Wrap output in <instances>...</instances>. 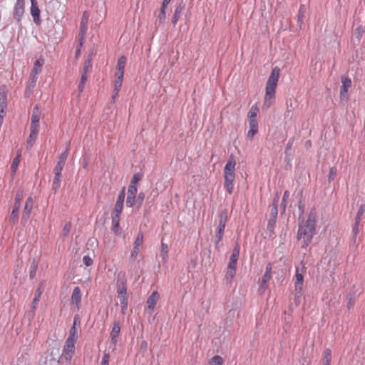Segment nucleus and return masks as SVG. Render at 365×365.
<instances>
[{"label": "nucleus", "mask_w": 365, "mask_h": 365, "mask_svg": "<svg viewBox=\"0 0 365 365\" xmlns=\"http://www.w3.org/2000/svg\"><path fill=\"white\" fill-rule=\"evenodd\" d=\"M301 220V216L299 217V221ZM317 214L314 211H311L305 222L302 220L299 222L297 232V238L302 242V247L307 248L311 243L312 238L316 232Z\"/></svg>", "instance_id": "1"}, {"label": "nucleus", "mask_w": 365, "mask_h": 365, "mask_svg": "<svg viewBox=\"0 0 365 365\" xmlns=\"http://www.w3.org/2000/svg\"><path fill=\"white\" fill-rule=\"evenodd\" d=\"M280 69L278 67L272 68L266 83L264 106L269 108L275 98V91L279 81Z\"/></svg>", "instance_id": "2"}, {"label": "nucleus", "mask_w": 365, "mask_h": 365, "mask_svg": "<svg viewBox=\"0 0 365 365\" xmlns=\"http://www.w3.org/2000/svg\"><path fill=\"white\" fill-rule=\"evenodd\" d=\"M236 161L235 156L231 155L224 168V187L229 194H232L234 190V181L235 179Z\"/></svg>", "instance_id": "3"}, {"label": "nucleus", "mask_w": 365, "mask_h": 365, "mask_svg": "<svg viewBox=\"0 0 365 365\" xmlns=\"http://www.w3.org/2000/svg\"><path fill=\"white\" fill-rule=\"evenodd\" d=\"M294 278V289L296 292L294 301L297 304H299L300 302V297L304 284V276L302 273L300 272V268L299 267H296Z\"/></svg>", "instance_id": "4"}, {"label": "nucleus", "mask_w": 365, "mask_h": 365, "mask_svg": "<svg viewBox=\"0 0 365 365\" xmlns=\"http://www.w3.org/2000/svg\"><path fill=\"white\" fill-rule=\"evenodd\" d=\"M75 343L73 340L66 339L63 346V353L61 356V360L63 362L64 360L69 364L75 351Z\"/></svg>", "instance_id": "5"}, {"label": "nucleus", "mask_w": 365, "mask_h": 365, "mask_svg": "<svg viewBox=\"0 0 365 365\" xmlns=\"http://www.w3.org/2000/svg\"><path fill=\"white\" fill-rule=\"evenodd\" d=\"M25 12V0H16L13 11L12 16L14 19L18 23L20 24L22 19V17Z\"/></svg>", "instance_id": "6"}, {"label": "nucleus", "mask_w": 365, "mask_h": 365, "mask_svg": "<svg viewBox=\"0 0 365 365\" xmlns=\"http://www.w3.org/2000/svg\"><path fill=\"white\" fill-rule=\"evenodd\" d=\"M116 290L118 298L127 297V280L125 274H119L116 279Z\"/></svg>", "instance_id": "7"}, {"label": "nucleus", "mask_w": 365, "mask_h": 365, "mask_svg": "<svg viewBox=\"0 0 365 365\" xmlns=\"http://www.w3.org/2000/svg\"><path fill=\"white\" fill-rule=\"evenodd\" d=\"M22 197V194L20 192H18L15 197V202L10 216V221L14 224L16 223L19 219V212L21 207Z\"/></svg>", "instance_id": "8"}, {"label": "nucleus", "mask_w": 365, "mask_h": 365, "mask_svg": "<svg viewBox=\"0 0 365 365\" xmlns=\"http://www.w3.org/2000/svg\"><path fill=\"white\" fill-rule=\"evenodd\" d=\"M88 14L86 11H84L83 14V16L81 19V21L80 24V31L78 34V41L80 47L82 46L83 41L86 38V34L87 32V21H88Z\"/></svg>", "instance_id": "9"}, {"label": "nucleus", "mask_w": 365, "mask_h": 365, "mask_svg": "<svg viewBox=\"0 0 365 365\" xmlns=\"http://www.w3.org/2000/svg\"><path fill=\"white\" fill-rule=\"evenodd\" d=\"M63 167L56 165L53 169L54 178L52 182V190L55 192L60 188L62 181V170Z\"/></svg>", "instance_id": "10"}, {"label": "nucleus", "mask_w": 365, "mask_h": 365, "mask_svg": "<svg viewBox=\"0 0 365 365\" xmlns=\"http://www.w3.org/2000/svg\"><path fill=\"white\" fill-rule=\"evenodd\" d=\"M272 264H268L266 266L265 272L264 273V274L262 277V280H261V282L259 286V292H260V294H262L264 292V291L267 288V284L268 282L270 280V279L272 278Z\"/></svg>", "instance_id": "11"}, {"label": "nucleus", "mask_w": 365, "mask_h": 365, "mask_svg": "<svg viewBox=\"0 0 365 365\" xmlns=\"http://www.w3.org/2000/svg\"><path fill=\"white\" fill-rule=\"evenodd\" d=\"M38 76L36 72H31L24 92V96L26 98H29L33 93L36 84Z\"/></svg>", "instance_id": "12"}, {"label": "nucleus", "mask_w": 365, "mask_h": 365, "mask_svg": "<svg viewBox=\"0 0 365 365\" xmlns=\"http://www.w3.org/2000/svg\"><path fill=\"white\" fill-rule=\"evenodd\" d=\"M41 112L37 106H34L32 110V115L31 118L30 130L39 131V120H40Z\"/></svg>", "instance_id": "13"}, {"label": "nucleus", "mask_w": 365, "mask_h": 365, "mask_svg": "<svg viewBox=\"0 0 365 365\" xmlns=\"http://www.w3.org/2000/svg\"><path fill=\"white\" fill-rule=\"evenodd\" d=\"M341 86L340 88V96L341 99H348L347 92L349 88L351 86V79L345 76H341Z\"/></svg>", "instance_id": "14"}, {"label": "nucleus", "mask_w": 365, "mask_h": 365, "mask_svg": "<svg viewBox=\"0 0 365 365\" xmlns=\"http://www.w3.org/2000/svg\"><path fill=\"white\" fill-rule=\"evenodd\" d=\"M34 202L32 197H29L26 199L25 206L24 208L21 222H26L29 218L30 217L32 209H33Z\"/></svg>", "instance_id": "15"}, {"label": "nucleus", "mask_w": 365, "mask_h": 365, "mask_svg": "<svg viewBox=\"0 0 365 365\" xmlns=\"http://www.w3.org/2000/svg\"><path fill=\"white\" fill-rule=\"evenodd\" d=\"M120 332V322L115 320L113 322V326L112 330L110 331V341L114 346H115L118 343V338L119 336Z\"/></svg>", "instance_id": "16"}, {"label": "nucleus", "mask_w": 365, "mask_h": 365, "mask_svg": "<svg viewBox=\"0 0 365 365\" xmlns=\"http://www.w3.org/2000/svg\"><path fill=\"white\" fill-rule=\"evenodd\" d=\"M30 12H31V15L33 17L34 22L37 26L40 25L41 23V16H40L41 11L38 8V4H31Z\"/></svg>", "instance_id": "17"}, {"label": "nucleus", "mask_w": 365, "mask_h": 365, "mask_svg": "<svg viewBox=\"0 0 365 365\" xmlns=\"http://www.w3.org/2000/svg\"><path fill=\"white\" fill-rule=\"evenodd\" d=\"M159 263L165 264L168 259V246L167 244L161 242L160 252L158 257Z\"/></svg>", "instance_id": "18"}, {"label": "nucleus", "mask_w": 365, "mask_h": 365, "mask_svg": "<svg viewBox=\"0 0 365 365\" xmlns=\"http://www.w3.org/2000/svg\"><path fill=\"white\" fill-rule=\"evenodd\" d=\"M160 298V295L157 291H154L148 297L146 301L148 309L153 311Z\"/></svg>", "instance_id": "19"}, {"label": "nucleus", "mask_w": 365, "mask_h": 365, "mask_svg": "<svg viewBox=\"0 0 365 365\" xmlns=\"http://www.w3.org/2000/svg\"><path fill=\"white\" fill-rule=\"evenodd\" d=\"M81 302V292L79 287H76L74 288L71 298V302L73 304H76L77 307V309H79L80 304Z\"/></svg>", "instance_id": "20"}, {"label": "nucleus", "mask_w": 365, "mask_h": 365, "mask_svg": "<svg viewBox=\"0 0 365 365\" xmlns=\"http://www.w3.org/2000/svg\"><path fill=\"white\" fill-rule=\"evenodd\" d=\"M7 108V94L4 90L0 89V113L6 114Z\"/></svg>", "instance_id": "21"}, {"label": "nucleus", "mask_w": 365, "mask_h": 365, "mask_svg": "<svg viewBox=\"0 0 365 365\" xmlns=\"http://www.w3.org/2000/svg\"><path fill=\"white\" fill-rule=\"evenodd\" d=\"M111 219H112V230L117 235H120V215H111Z\"/></svg>", "instance_id": "22"}, {"label": "nucleus", "mask_w": 365, "mask_h": 365, "mask_svg": "<svg viewBox=\"0 0 365 365\" xmlns=\"http://www.w3.org/2000/svg\"><path fill=\"white\" fill-rule=\"evenodd\" d=\"M259 108L256 106H252L248 113L249 123H258L257 120Z\"/></svg>", "instance_id": "23"}, {"label": "nucleus", "mask_w": 365, "mask_h": 365, "mask_svg": "<svg viewBox=\"0 0 365 365\" xmlns=\"http://www.w3.org/2000/svg\"><path fill=\"white\" fill-rule=\"evenodd\" d=\"M184 9H185V5H183L182 4H179L178 5H177V6L175 9L173 16L172 18L173 24L175 25L177 24V22L181 17V15H182V11L184 10Z\"/></svg>", "instance_id": "24"}, {"label": "nucleus", "mask_w": 365, "mask_h": 365, "mask_svg": "<svg viewBox=\"0 0 365 365\" xmlns=\"http://www.w3.org/2000/svg\"><path fill=\"white\" fill-rule=\"evenodd\" d=\"M41 294L42 290L41 286H39V287L36 290L34 298L31 302V309L33 313H34L37 308Z\"/></svg>", "instance_id": "25"}, {"label": "nucleus", "mask_w": 365, "mask_h": 365, "mask_svg": "<svg viewBox=\"0 0 365 365\" xmlns=\"http://www.w3.org/2000/svg\"><path fill=\"white\" fill-rule=\"evenodd\" d=\"M38 132L39 131L38 130H30V134L26 141L27 149H31L34 146L37 138Z\"/></svg>", "instance_id": "26"}, {"label": "nucleus", "mask_w": 365, "mask_h": 365, "mask_svg": "<svg viewBox=\"0 0 365 365\" xmlns=\"http://www.w3.org/2000/svg\"><path fill=\"white\" fill-rule=\"evenodd\" d=\"M78 319V317L77 316H76L74 317L73 324L70 329L69 336L67 338V339H71V340H73L74 341H76L78 331H77V328H76V322H77Z\"/></svg>", "instance_id": "27"}, {"label": "nucleus", "mask_w": 365, "mask_h": 365, "mask_svg": "<svg viewBox=\"0 0 365 365\" xmlns=\"http://www.w3.org/2000/svg\"><path fill=\"white\" fill-rule=\"evenodd\" d=\"M228 220V213L226 210H224L220 213V218L217 228L224 229L225 228L226 223Z\"/></svg>", "instance_id": "28"}, {"label": "nucleus", "mask_w": 365, "mask_h": 365, "mask_svg": "<svg viewBox=\"0 0 365 365\" xmlns=\"http://www.w3.org/2000/svg\"><path fill=\"white\" fill-rule=\"evenodd\" d=\"M306 7L304 5H301L297 14V23L299 26L304 24V19L305 18Z\"/></svg>", "instance_id": "29"}, {"label": "nucleus", "mask_w": 365, "mask_h": 365, "mask_svg": "<svg viewBox=\"0 0 365 365\" xmlns=\"http://www.w3.org/2000/svg\"><path fill=\"white\" fill-rule=\"evenodd\" d=\"M240 245L238 242H236L232 251V254L230 258V261L237 262L240 256Z\"/></svg>", "instance_id": "30"}, {"label": "nucleus", "mask_w": 365, "mask_h": 365, "mask_svg": "<svg viewBox=\"0 0 365 365\" xmlns=\"http://www.w3.org/2000/svg\"><path fill=\"white\" fill-rule=\"evenodd\" d=\"M240 245L238 242H236L232 251V254L230 258V261L237 262L240 256Z\"/></svg>", "instance_id": "31"}, {"label": "nucleus", "mask_w": 365, "mask_h": 365, "mask_svg": "<svg viewBox=\"0 0 365 365\" xmlns=\"http://www.w3.org/2000/svg\"><path fill=\"white\" fill-rule=\"evenodd\" d=\"M250 130L247 132V138L252 139L255 135L258 132V123H249Z\"/></svg>", "instance_id": "32"}, {"label": "nucleus", "mask_w": 365, "mask_h": 365, "mask_svg": "<svg viewBox=\"0 0 365 365\" xmlns=\"http://www.w3.org/2000/svg\"><path fill=\"white\" fill-rule=\"evenodd\" d=\"M68 155V150L66 149L64 152H63L58 158V161L56 165L64 167L66 160L67 159Z\"/></svg>", "instance_id": "33"}, {"label": "nucleus", "mask_w": 365, "mask_h": 365, "mask_svg": "<svg viewBox=\"0 0 365 365\" xmlns=\"http://www.w3.org/2000/svg\"><path fill=\"white\" fill-rule=\"evenodd\" d=\"M235 273H236L235 269L227 267V271H226V274H225V279L227 281V284H230L232 283V280L233 279V278L235 275Z\"/></svg>", "instance_id": "34"}, {"label": "nucleus", "mask_w": 365, "mask_h": 365, "mask_svg": "<svg viewBox=\"0 0 365 365\" xmlns=\"http://www.w3.org/2000/svg\"><path fill=\"white\" fill-rule=\"evenodd\" d=\"M43 63H44L43 59H42V58L37 59L34 63V68H33L31 72H36V74L38 75L41 71V67H42Z\"/></svg>", "instance_id": "35"}, {"label": "nucleus", "mask_w": 365, "mask_h": 365, "mask_svg": "<svg viewBox=\"0 0 365 365\" xmlns=\"http://www.w3.org/2000/svg\"><path fill=\"white\" fill-rule=\"evenodd\" d=\"M165 9H160V11L156 17L155 24H158L159 25L163 24L165 21Z\"/></svg>", "instance_id": "36"}, {"label": "nucleus", "mask_w": 365, "mask_h": 365, "mask_svg": "<svg viewBox=\"0 0 365 365\" xmlns=\"http://www.w3.org/2000/svg\"><path fill=\"white\" fill-rule=\"evenodd\" d=\"M331 360V352L329 349H327L324 351L323 364L322 365H330Z\"/></svg>", "instance_id": "37"}, {"label": "nucleus", "mask_w": 365, "mask_h": 365, "mask_svg": "<svg viewBox=\"0 0 365 365\" xmlns=\"http://www.w3.org/2000/svg\"><path fill=\"white\" fill-rule=\"evenodd\" d=\"M289 196V191H287V190L284 191V194H283L282 200V202L280 204V207L282 210L283 212H285L287 204V199H288Z\"/></svg>", "instance_id": "38"}, {"label": "nucleus", "mask_w": 365, "mask_h": 365, "mask_svg": "<svg viewBox=\"0 0 365 365\" xmlns=\"http://www.w3.org/2000/svg\"><path fill=\"white\" fill-rule=\"evenodd\" d=\"M126 64V57L124 56H120L117 63L116 70H124Z\"/></svg>", "instance_id": "39"}, {"label": "nucleus", "mask_w": 365, "mask_h": 365, "mask_svg": "<svg viewBox=\"0 0 365 365\" xmlns=\"http://www.w3.org/2000/svg\"><path fill=\"white\" fill-rule=\"evenodd\" d=\"M123 209V203L115 202L112 214L121 215Z\"/></svg>", "instance_id": "40"}, {"label": "nucleus", "mask_w": 365, "mask_h": 365, "mask_svg": "<svg viewBox=\"0 0 365 365\" xmlns=\"http://www.w3.org/2000/svg\"><path fill=\"white\" fill-rule=\"evenodd\" d=\"M143 242V234L141 231H139L138 233L137 234L135 240L133 242V246H135V247H139L142 245Z\"/></svg>", "instance_id": "41"}, {"label": "nucleus", "mask_w": 365, "mask_h": 365, "mask_svg": "<svg viewBox=\"0 0 365 365\" xmlns=\"http://www.w3.org/2000/svg\"><path fill=\"white\" fill-rule=\"evenodd\" d=\"M91 67H92L91 59L90 58H88L84 62L83 73L81 74L88 75Z\"/></svg>", "instance_id": "42"}, {"label": "nucleus", "mask_w": 365, "mask_h": 365, "mask_svg": "<svg viewBox=\"0 0 365 365\" xmlns=\"http://www.w3.org/2000/svg\"><path fill=\"white\" fill-rule=\"evenodd\" d=\"M37 264L35 261H33L30 265L29 268V277L31 279H33L35 277L37 270Z\"/></svg>", "instance_id": "43"}, {"label": "nucleus", "mask_w": 365, "mask_h": 365, "mask_svg": "<svg viewBox=\"0 0 365 365\" xmlns=\"http://www.w3.org/2000/svg\"><path fill=\"white\" fill-rule=\"evenodd\" d=\"M140 252L138 247L133 246V250H131L130 255L129 257V259L130 262H134L137 259V257L138 255V253Z\"/></svg>", "instance_id": "44"}, {"label": "nucleus", "mask_w": 365, "mask_h": 365, "mask_svg": "<svg viewBox=\"0 0 365 365\" xmlns=\"http://www.w3.org/2000/svg\"><path fill=\"white\" fill-rule=\"evenodd\" d=\"M87 78H88V75L81 74V81H80V83L78 84V91H79V92H83V91L84 89V87H85V85H86V82L87 81Z\"/></svg>", "instance_id": "45"}, {"label": "nucleus", "mask_w": 365, "mask_h": 365, "mask_svg": "<svg viewBox=\"0 0 365 365\" xmlns=\"http://www.w3.org/2000/svg\"><path fill=\"white\" fill-rule=\"evenodd\" d=\"M224 229L217 228V233L215 235V247H217L218 244L222 239Z\"/></svg>", "instance_id": "46"}, {"label": "nucleus", "mask_w": 365, "mask_h": 365, "mask_svg": "<svg viewBox=\"0 0 365 365\" xmlns=\"http://www.w3.org/2000/svg\"><path fill=\"white\" fill-rule=\"evenodd\" d=\"M143 175L140 173H135L132 178L130 185L138 187V182L141 180Z\"/></svg>", "instance_id": "47"}, {"label": "nucleus", "mask_w": 365, "mask_h": 365, "mask_svg": "<svg viewBox=\"0 0 365 365\" xmlns=\"http://www.w3.org/2000/svg\"><path fill=\"white\" fill-rule=\"evenodd\" d=\"M135 204H136L135 195H128L126 199V206L128 207H132Z\"/></svg>", "instance_id": "48"}, {"label": "nucleus", "mask_w": 365, "mask_h": 365, "mask_svg": "<svg viewBox=\"0 0 365 365\" xmlns=\"http://www.w3.org/2000/svg\"><path fill=\"white\" fill-rule=\"evenodd\" d=\"M71 227H72V224L71 222H67L63 228V231H62V235L64 237H67L71 230Z\"/></svg>", "instance_id": "49"}, {"label": "nucleus", "mask_w": 365, "mask_h": 365, "mask_svg": "<svg viewBox=\"0 0 365 365\" xmlns=\"http://www.w3.org/2000/svg\"><path fill=\"white\" fill-rule=\"evenodd\" d=\"M19 163H20L19 155H17L16 158H14V160L12 161V163H11V171L14 173H16Z\"/></svg>", "instance_id": "50"}, {"label": "nucleus", "mask_w": 365, "mask_h": 365, "mask_svg": "<svg viewBox=\"0 0 365 365\" xmlns=\"http://www.w3.org/2000/svg\"><path fill=\"white\" fill-rule=\"evenodd\" d=\"M123 78H115L114 83V91H116V95H118V92L122 86V82Z\"/></svg>", "instance_id": "51"}, {"label": "nucleus", "mask_w": 365, "mask_h": 365, "mask_svg": "<svg viewBox=\"0 0 365 365\" xmlns=\"http://www.w3.org/2000/svg\"><path fill=\"white\" fill-rule=\"evenodd\" d=\"M356 238H357V235H354V234H351V240H350V247H357L359 246L361 240L359 239L357 241Z\"/></svg>", "instance_id": "52"}, {"label": "nucleus", "mask_w": 365, "mask_h": 365, "mask_svg": "<svg viewBox=\"0 0 365 365\" xmlns=\"http://www.w3.org/2000/svg\"><path fill=\"white\" fill-rule=\"evenodd\" d=\"M144 199H145V193L143 192H139L138 195V197H135L136 205H138V208H139L142 205Z\"/></svg>", "instance_id": "53"}, {"label": "nucleus", "mask_w": 365, "mask_h": 365, "mask_svg": "<svg viewBox=\"0 0 365 365\" xmlns=\"http://www.w3.org/2000/svg\"><path fill=\"white\" fill-rule=\"evenodd\" d=\"M125 197V187H123V189L120 190V192L118 194L116 202L124 203Z\"/></svg>", "instance_id": "54"}, {"label": "nucleus", "mask_w": 365, "mask_h": 365, "mask_svg": "<svg viewBox=\"0 0 365 365\" xmlns=\"http://www.w3.org/2000/svg\"><path fill=\"white\" fill-rule=\"evenodd\" d=\"M119 300L121 305L122 312L123 313H124V312L127 309L128 307V297H120L119 298Z\"/></svg>", "instance_id": "55"}, {"label": "nucleus", "mask_w": 365, "mask_h": 365, "mask_svg": "<svg viewBox=\"0 0 365 365\" xmlns=\"http://www.w3.org/2000/svg\"><path fill=\"white\" fill-rule=\"evenodd\" d=\"M276 221H277V219H275V218H271V217L269 218V220L268 221V223H267V230L269 232H273L274 231V228L275 227Z\"/></svg>", "instance_id": "56"}, {"label": "nucleus", "mask_w": 365, "mask_h": 365, "mask_svg": "<svg viewBox=\"0 0 365 365\" xmlns=\"http://www.w3.org/2000/svg\"><path fill=\"white\" fill-rule=\"evenodd\" d=\"M110 354L109 353L104 352L101 362V365H109Z\"/></svg>", "instance_id": "57"}, {"label": "nucleus", "mask_w": 365, "mask_h": 365, "mask_svg": "<svg viewBox=\"0 0 365 365\" xmlns=\"http://www.w3.org/2000/svg\"><path fill=\"white\" fill-rule=\"evenodd\" d=\"M138 192V187L135 185H130L128 187V195H136Z\"/></svg>", "instance_id": "58"}, {"label": "nucleus", "mask_w": 365, "mask_h": 365, "mask_svg": "<svg viewBox=\"0 0 365 365\" xmlns=\"http://www.w3.org/2000/svg\"><path fill=\"white\" fill-rule=\"evenodd\" d=\"M212 361L215 365H222L223 363V359L220 356L216 355L212 358Z\"/></svg>", "instance_id": "59"}, {"label": "nucleus", "mask_w": 365, "mask_h": 365, "mask_svg": "<svg viewBox=\"0 0 365 365\" xmlns=\"http://www.w3.org/2000/svg\"><path fill=\"white\" fill-rule=\"evenodd\" d=\"M336 176V169L334 167H332L329 170V181H332L334 178Z\"/></svg>", "instance_id": "60"}, {"label": "nucleus", "mask_w": 365, "mask_h": 365, "mask_svg": "<svg viewBox=\"0 0 365 365\" xmlns=\"http://www.w3.org/2000/svg\"><path fill=\"white\" fill-rule=\"evenodd\" d=\"M83 264L86 266V267H89V266H91L93 264V259L91 258V257H89L88 255H86V256H83Z\"/></svg>", "instance_id": "61"}, {"label": "nucleus", "mask_w": 365, "mask_h": 365, "mask_svg": "<svg viewBox=\"0 0 365 365\" xmlns=\"http://www.w3.org/2000/svg\"><path fill=\"white\" fill-rule=\"evenodd\" d=\"M293 142H294V138H292L289 139V140L287 143L286 148H285V154H286V155H289V151L291 150V148L292 147Z\"/></svg>", "instance_id": "62"}, {"label": "nucleus", "mask_w": 365, "mask_h": 365, "mask_svg": "<svg viewBox=\"0 0 365 365\" xmlns=\"http://www.w3.org/2000/svg\"><path fill=\"white\" fill-rule=\"evenodd\" d=\"M278 214V208L277 207H271L270 217L277 219Z\"/></svg>", "instance_id": "63"}, {"label": "nucleus", "mask_w": 365, "mask_h": 365, "mask_svg": "<svg viewBox=\"0 0 365 365\" xmlns=\"http://www.w3.org/2000/svg\"><path fill=\"white\" fill-rule=\"evenodd\" d=\"M123 76H124V70H116V72L115 73V78H123Z\"/></svg>", "instance_id": "64"}]
</instances>
